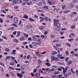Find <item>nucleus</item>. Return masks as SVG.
I'll use <instances>...</instances> for the list:
<instances>
[{
  "label": "nucleus",
  "instance_id": "obj_6",
  "mask_svg": "<svg viewBox=\"0 0 78 78\" xmlns=\"http://www.w3.org/2000/svg\"><path fill=\"white\" fill-rule=\"evenodd\" d=\"M32 27L33 26L32 25H27L26 26V28L27 29H31Z\"/></svg>",
  "mask_w": 78,
  "mask_h": 78
},
{
  "label": "nucleus",
  "instance_id": "obj_47",
  "mask_svg": "<svg viewBox=\"0 0 78 78\" xmlns=\"http://www.w3.org/2000/svg\"><path fill=\"white\" fill-rule=\"evenodd\" d=\"M45 53H47V52L44 51L41 53V55H44V54H45Z\"/></svg>",
  "mask_w": 78,
  "mask_h": 78
},
{
  "label": "nucleus",
  "instance_id": "obj_1",
  "mask_svg": "<svg viewBox=\"0 0 78 78\" xmlns=\"http://www.w3.org/2000/svg\"><path fill=\"white\" fill-rule=\"evenodd\" d=\"M54 26H56V30L57 31H59V30H60V28H61V24L59 23H57L55 22L54 23Z\"/></svg>",
  "mask_w": 78,
  "mask_h": 78
},
{
  "label": "nucleus",
  "instance_id": "obj_52",
  "mask_svg": "<svg viewBox=\"0 0 78 78\" xmlns=\"http://www.w3.org/2000/svg\"><path fill=\"white\" fill-rule=\"evenodd\" d=\"M54 11H56V12H58V10L57 9H56V8H55L54 9Z\"/></svg>",
  "mask_w": 78,
  "mask_h": 78
},
{
  "label": "nucleus",
  "instance_id": "obj_22",
  "mask_svg": "<svg viewBox=\"0 0 78 78\" xmlns=\"http://www.w3.org/2000/svg\"><path fill=\"white\" fill-rule=\"evenodd\" d=\"M73 6H74V5H73V4L69 5V8H73Z\"/></svg>",
  "mask_w": 78,
  "mask_h": 78
},
{
  "label": "nucleus",
  "instance_id": "obj_11",
  "mask_svg": "<svg viewBox=\"0 0 78 78\" xmlns=\"http://www.w3.org/2000/svg\"><path fill=\"white\" fill-rule=\"evenodd\" d=\"M51 36V37L52 39H55V37H56V36H55V34H52L50 35Z\"/></svg>",
  "mask_w": 78,
  "mask_h": 78
},
{
  "label": "nucleus",
  "instance_id": "obj_20",
  "mask_svg": "<svg viewBox=\"0 0 78 78\" xmlns=\"http://www.w3.org/2000/svg\"><path fill=\"white\" fill-rule=\"evenodd\" d=\"M56 54H57V52L56 51H52L51 53L52 55H56Z\"/></svg>",
  "mask_w": 78,
  "mask_h": 78
},
{
  "label": "nucleus",
  "instance_id": "obj_37",
  "mask_svg": "<svg viewBox=\"0 0 78 78\" xmlns=\"http://www.w3.org/2000/svg\"><path fill=\"white\" fill-rule=\"evenodd\" d=\"M44 34L46 36L47 34H48V31H44Z\"/></svg>",
  "mask_w": 78,
  "mask_h": 78
},
{
  "label": "nucleus",
  "instance_id": "obj_4",
  "mask_svg": "<svg viewBox=\"0 0 78 78\" xmlns=\"http://www.w3.org/2000/svg\"><path fill=\"white\" fill-rule=\"evenodd\" d=\"M18 18L16 17H15L13 19V22L15 23H18Z\"/></svg>",
  "mask_w": 78,
  "mask_h": 78
},
{
  "label": "nucleus",
  "instance_id": "obj_35",
  "mask_svg": "<svg viewBox=\"0 0 78 78\" xmlns=\"http://www.w3.org/2000/svg\"><path fill=\"white\" fill-rule=\"evenodd\" d=\"M37 11L38 12H44V10H39V9H38L37 10Z\"/></svg>",
  "mask_w": 78,
  "mask_h": 78
},
{
  "label": "nucleus",
  "instance_id": "obj_21",
  "mask_svg": "<svg viewBox=\"0 0 78 78\" xmlns=\"http://www.w3.org/2000/svg\"><path fill=\"white\" fill-rule=\"evenodd\" d=\"M70 12V10H65L63 12V13H64L65 14L67 13V12Z\"/></svg>",
  "mask_w": 78,
  "mask_h": 78
},
{
  "label": "nucleus",
  "instance_id": "obj_29",
  "mask_svg": "<svg viewBox=\"0 0 78 78\" xmlns=\"http://www.w3.org/2000/svg\"><path fill=\"white\" fill-rule=\"evenodd\" d=\"M53 69V71H54H54H56V66H53V69Z\"/></svg>",
  "mask_w": 78,
  "mask_h": 78
},
{
  "label": "nucleus",
  "instance_id": "obj_15",
  "mask_svg": "<svg viewBox=\"0 0 78 78\" xmlns=\"http://www.w3.org/2000/svg\"><path fill=\"white\" fill-rule=\"evenodd\" d=\"M23 18H24L25 19H28V16L26 15H24V16L23 17Z\"/></svg>",
  "mask_w": 78,
  "mask_h": 78
},
{
  "label": "nucleus",
  "instance_id": "obj_10",
  "mask_svg": "<svg viewBox=\"0 0 78 78\" xmlns=\"http://www.w3.org/2000/svg\"><path fill=\"white\" fill-rule=\"evenodd\" d=\"M16 50H12V52L11 53V54L12 55H15L16 54Z\"/></svg>",
  "mask_w": 78,
  "mask_h": 78
},
{
  "label": "nucleus",
  "instance_id": "obj_61",
  "mask_svg": "<svg viewBox=\"0 0 78 78\" xmlns=\"http://www.w3.org/2000/svg\"><path fill=\"white\" fill-rule=\"evenodd\" d=\"M0 23H3V21L2 18L0 19Z\"/></svg>",
  "mask_w": 78,
  "mask_h": 78
},
{
  "label": "nucleus",
  "instance_id": "obj_39",
  "mask_svg": "<svg viewBox=\"0 0 78 78\" xmlns=\"http://www.w3.org/2000/svg\"><path fill=\"white\" fill-rule=\"evenodd\" d=\"M25 69V68L23 66H21L20 67V69L21 70H24Z\"/></svg>",
  "mask_w": 78,
  "mask_h": 78
},
{
  "label": "nucleus",
  "instance_id": "obj_19",
  "mask_svg": "<svg viewBox=\"0 0 78 78\" xmlns=\"http://www.w3.org/2000/svg\"><path fill=\"white\" fill-rule=\"evenodd\" d=\"M9 65L10 66H13L14 65V62H11L9 63Z\"/></svg>",
  "mask_w": 78,
  "mask_h": 78
},
{
  "label": "nucleus",
  "instance_id": "obj_60",
  "mask_svg": "<svg viewBox=\"0 0 78 78\" xmlns=\"http://www.w3.org/2000/svg\"><path fill=\"white\" fill-rule=\"evenodd\" d=\"M77 0H73V2L74 3H76V2H77Z\"/></svg>",
  "mask_w": 78,
  "mask_h": 78
},
{
  "label": "nucleus",
  "instance_id": "obj_26",
  "mask_svg": "<svg viewBox=\"0 0 78 78\" xmlns=\"http://www.w3.org/2000/svg\"><path fill=\"white\" fill-rule=\"evenodd\" d=\"M43 5V3H42V2H40L38 3V5L39 6H42Z\"/></svg>",
  "mask_w": 78,
  "mask_h": 78
},
{
  "label": "nucleus",
  "instance_id": "obj_5",
  "mask_svg": "<svg viewBox=\"0 0 78 78\" xmlns=\"http://www.w3.org/2000/svg\"><path fill=\"white\" fill-rule=\"evenodd\" d=\"M23 75L22 74L20 73H17V76L19 77V78H22V77H23Z\"/></svg>",
  "mask_w": 78,
  "mask_h": 78
},
{
  "label": "nucleus",
  "instance_id": "obj_25",
  "mask_svg": "<svg viewBox=\"0 0 78 78\" xmlns=\"http://www.w3.org/2000/svg\"><path fill=\"white\" fill-rule=\"evenodd\" d=\"M45 64H46L48 67H50V66H51V64L48 62L45 63Z\"/></svg>",
  "mask_w": 78,
  "mask_h": 78
},
{
  "label": "nucleus",
  "instance_id": "obj_14",
  "mask_svg": "<svg viewBox=\"0 0 78 78\" xmlns=\"http://www.w3.org/2000/svg\"><path fill=\"white\" fill-rule=\"evenodd\" d=\"M65 44L66 45H67V46H68V47H71V45L69 43L66 42L65 43Z\"/></svg>",
  "mask_w": 78,
  "mask_h": 78
},
{
  "label": "nucleus",
  "instance_id": "obj_57",
  "mask_svg": "<svg viewBox=\"0 0 78 78\" xmlns=\"http://www.w3.org/2000/svg\"><path fill=\"white\" fill-rule=\"evenodd\" d=\"M2 37L3 39H7V37H5L4 36H2Z\"/></svg>",
  "mask_w": 78,
  "mask_h": 78
},
{
  "label": "nucleus",
  "instance_id": "obj_59",
  "mask_svg": "<svg viewBox=\"0 0 78 78\" xmlns=\"http://www.w3.org/2000/svg\"><path fill=\"white\" fill-rule=\"evenodd\" d=\"M68 60H69V58L68 57L66 58L65 60L66 62H67V61H68Z\"/></svg>",
  "mask_w": 78,
  "mask_h": 78
},
{
  "label": "nucleus",
  "instance_id": "obj_17",
  "mask_svg": "<svg viewBox=\"0 0 78 78\" xmlns=\"http://www.w3.org/2000/svg\"><path fill=\"white\" fill-rule=\"evenodd\" d=\"M32 40L34 41H36V37L35 36H34L32 37Z\"/></svg>",
  "mask_w": 78,
  "mask_h": 78
},
{
  "label": "nucleus",
  "instance_id": "obj_51",
  "mask_svg": "<svg viewBox=\"0 0 78 78\" xmlns=\"http://www.w3.org/2000/svg\"><path fill=\"white\" fill-rule=\"evenodd\" d=\"M57 56L58 58H59V57H61V56H62V54H58V55Z\"/></svg>",
  "mask_w": 78,
  "mask_h": 78
},
{
  "label": "nucleus",
  "instance_id": "obj_64",
  "mask_svg": "<svg viewBox=\"0 0 78 78\" xmlns=\"http://www.w3.org/2000/svg\"><path fill=\"white\" fill-rule=\"evenodd\" d=\"M76 75L78 76V70H76Z\"/></svg>",
  "mask_w": 78,
  "mask_h": 78
},
{
  "label": "nucleus",
  "instance_id": "obj_18",
  "mask_svg": "<svg viewBox=\"0 0 78 78\" xmlns=\"http://www.w3.org/2000/svg\"><path fill=\"white\" fill-rule=\"evenodd\" d=\"M7 18H9V19H12V18H13V16L12 15L11 16V15H10L7 16Z\"/></svg>",
  "mask_w": 78,
  "mask_h": 78
},
{
  "label": "nucleus",
  "instance_id": "obj_2",
  "mask_svg": "<svg viewBox=\"0 0 78 78\" xmlns=\"http://www.w3.org/2000/svg\"><path fill=\"white\" fill-rule=\"evenodd\" d=\"M39 19H41L40 21V22H41L42 21H44V20H45V21H48V17H46L45 18L42 17H40Z\"/></svg>",
  "mask_w": 78,
  "mask_h": 78
},
{
  "label": "nucleus",
  "instance_id": "obj_46",
  "mask_svg": "<svg viewBox=\"0 0 78 78\" xmlns=\"http://www.w3.org/2000/svg\"><path fill=\"white\" fill-rule=\"evenodd\" d=\"M59 20H54V22H59Z\"/></svg>",
  "mask_w": 78,
  "mask_h": 78
},
{
  "label": "nucleus",
  "instance_id": "obj_42",
  "mask_svg": "<svg viewBox=\"0 0 78 78\" xmlns=\"http://www.w3.org/2000/svg\"><path fill=\"white\" fill-rule=\"evenodd\" d=\"M42 1L44 5H46V2H45V0H42Z\"/></svg>",
  "mask_w": 78,
  "mask_h": 78
},
{
  "label": "nucleus",
  "instance_id": "obj_56",
  "mask_svg": "<svg viewBox=\"0 0 78 78\" xmlns=\"http://www.w3.org/2000/svg\"><path fill=\"white\" fill-rule=\"evenodd\" d=\"M59 72L58 71H57L56 72L54 73V75H57V74H58Z\"/></svg>",
  "mask_w": 78,
  "mask_h": 78
},
{
  "label": "nucleus",
  "instance_id": "obj_63",
  "mask_svg": "<svg viewBox=\"0 0 78 78\" xmlns=\"http://www.w3.org/2000/svg\"><path fill=\"white\" fill-rule=\"evenodd\" d=\"M34 17L36 18H38V16L36 15H34Z\"/></svg>",
  "mask_w": 78,
  "mask_h": 78
},
{
  "label": "nucleus",
  "instance_id": "obj_54",
  "mask_svg": "<svg viewBox=\"0 0 78 78\" xmlns=\"http://www.w3.org/2000/svg\"><path fill=\"white\" fill-rule=\"evenodd\" d=\"M37 41H38V42H40L39 44H41V40L40 39H37Z\"/></svg>",
  "mask_w": 78,
  "mask_h": 78
},
{
  "label": "nucleus",
  "instance_id": "obj_40",
  "mask_svg": "<svg viewBox=\"0 0 78 78\" xmlns=\"http://www.w3.org/2000/svg\"><path fill=\"white\" fill-rule=\"evenodd\" d=\"M55 57L53 56L51 57V59H52V60H51V61H53V60H55Z\"/></svg>",
  "mask_w": 78,
  "mask_h": 78
},
{
  "label": "nucleus",
  "instance_id": "obj_16",
  "mask_svg": "<svg viewBox=\"0 0 78 78\" xmlns=\"http://www.w3.org/2000/svg\"><path fill=\"white\" fill-rule=\"evenodd\" d=\"M23 34L25 37H26V38H28V34H26L25 33H23Z\"/></svg>",
  "mask_w": 78,
  "mask_h": 78
},
{
  "label": "nucleus",
  "instance_id": "obj_55",
  "mask_svg": "<svg viewBox=\"0 0 78 78\" xmlns=\"http://www.w3.org/2000/svg\"><path fill=\"white\" fill-rule=\"evenodd\" d=\"M78 20V18L77 17L74 20V22H76V21H77Z\"/></svg>",
  "mask_w": 78,
  "mask_h": 78
},
{
  "label": "nucleus",
  "instance_id": "obj_24",
  "mask_svg": "<svg viewBox=\"0 0 78 78\" xmlns=\"http://www.w3.org/2000/svg\"><path fill=\"white\" fill-rule=\"evenodd\" d=\"M17 34L16 35L17 37H19L20 36V31H18L17 32Z\"/></svg>",
  "mask_w": 78,
  "mask_h": 78
},
{
  "label": "nucleus",
  "instance_id": "obj_36",
  "mask_svg": "<svg viewBox=\"0 0 78 78\" xmlns=\"http://www.w3.org/2000/svg\"><path fill=\"white\" fill-rule=\"evenodd\" d=\"M5 51H7V52H8L10 50H9V48H6L5 49Z\"/></svg>",
  "mask_w": 78,
  "mask_h": 78
},
{
  "label": "nucleus",
  "instance_id": "obj_33",
  "mask_svg": "<svg viewBox=\"0 0 78 78\" xmlns=\"http://www.w3.org/2000/svg\"><path fill=\"white\" fill-rule=\"evenodd\" d=\"M13 41H14L15 42H16V43L18 42H19V41H18V40L16 38L14 39L13 40Z\"/></svg>",
  "mask_w": 78,
  "mask_h": 78
},
{
  "label": "nucleus",
  "instance_id": "obj_58",
  "mask_svg": "<svg viewBox=\"0 0 78 78\" xmlns=\"http://www.w3.org/2000/svg\"><path fill=\"white\" fill-rule=\"evenodd\" d=\"M56 46L57 47H60V46H61V45L59 44H56Z\"/></svg>",
  "mask_w": 78,
  "mask_h": 78
},
{
  "label": "nucleus",
  "instance_id": "obj_50",
  "mask_svg": "<svg viewBox=\"0 0 78 78\" xmlns=\"http://www.w3.org/2000/svg\"><path fill=\"white\" fill-rule=\"evenodd\" d=\"M41 37L42 39H44L45 37V36H44V35H41Z\"/></svg>",
  "mask_w": 78,
  "mask_h": 78
},
{
  "label": "nucleus",
  "instance_id": "obj_23",
  "mask_svg": "<svg viewBox=\"0 0 78 78\" xmlns=\"http://www.w3.org/2000/svg\"><path fill=\"white\" fill-rule=\"evenodd\" d=\"M32 45L34 46H36L37 45V43L36 42H33L32 43Z\"/></svg>",
  "mask_w": 78,
  "mask_h": 78
},
{
  "label": "nucleus",
  "instance_id": "obj_31",
  "mask_svg": "<svg viewBox=\"0 0 78 78\" xmlns=\"http://www.w3.org/2000/svg\"><path fill=\"white\" fill-rule=\"evenodd\" d=\"M11 26H14L15 27H17V25H16L15 23H13L11 25Z\"/></svg>",
  "mask_w": 78,
  "mask_h": 78
},
{
  "label": "nucleus",
  "instance_id": "obj_48",
  "mask_svg": "<svg viewBox=\"0 0 78 78\" xmlns=\"http://www.w3.org/2000/svg\"><path fill=\"white\" fill-rule=\"evenodd\" d=\"M30 55H28L27 56V59H30Z\"/></svg>",
  "mask_w": 78,
  "mask_h": 78
},
{
  "label": "nucleus",
  "instance_id": "obj_3",
  "mask_svg": "<svg viewBox=\"0 0 78 78\" xmlns=\"http://www.w3.org/2000/svg\"><path fill=\"white\" fill-rule=\"evenodd\" d=\"M48 3L49 4V5H55V2L53 1L50 2V1L48 0Z\"/></svg>",
  "mask_w": 78,
  "mask_h": 78
},
{
  "label": "nucleus",
  "instance_id": "obj_43",
  "mask_svg": "<svg viewBox=\"0 0 78 78\" xmlns=\"http://www.w3.org/2000/svg\"><path fill=\"white\" fill-rule=\"evenodd\" d=\"M65 53L67 56H68V55H69V51H66Z\"/></svg>",
  "mask_w": 78,
  "mask_h": 78
},
{
  "label": "nucleus",
  "instance_id": "obj_9",
  "mask_svg": "<svg viewBox=\"0 0 78 78\" xmlns=\"http://www.w3.org/2000/svg\"><path fill=\"white\" fill-rule=\"evenodd\" d=\"M37 61H37V62L38 64V65H39V66H40V65H41V64L42 63V62L41 61V60H40L37 59Z\"/></svg>",
  "mask_w": 78,
  "mask_h": 78
},
{
  "label": "nucleus",
  "instance_id": "obj_32",
  "mask_svg": "<svg viewBox=\"0 0 78 78\" xmlns=\"http://www.w3.org/2000/svg\"><path fill=\"white\" fill-rule=\"evenodd\" d=\"M11 57L10 56H8L6 57V58L7 59H11Z\"/></svg>",
  "mask_w": 78,
  "mask_h": 78
},
{
  "label": "nucleus",
  "instance_id": "obj_30",
  "mask_svg": "<svg viewBox=\"0 0 78 78\" xmlns=\"http://www.w3.org/2000/svg\"><path fill=\"white\" fill-rule=\"evenodd\" d=\"M9 73H10L12 76H14V75H15V74H14V73H13L10 72H9Z\"/></svg>",
  "mask_w": 78,
  "mask_h": 78
},
{
  "label": "nucleus",
  "instance_id": "obj_49",
  "mask_svg": "<svg viewBox=\"0 0 78 78\" xmlns=\"http://www.w3.org/2000/svg\"><path fill=\"white\" fill-rule=\"evenodd\" d=\"M37 72V69H34V72L33 73H36Z\"/></svg>",
  "mask_w": 78,
  "mask_h": 78
},
{
  "label": "nucleus",
  "instance_id": "obj_45",
  "mask_svg": "<svg viewBox=\"0 0 78 78\" xmlns=\"http://www.w3.org/2000/svg\"><path fill=\"white\" fill-rule=\"evenodd\" d=\"M39 28L40 29V30H43L44 28V27H42V26H41Z\"/></svg>",
  "mask_w": 78,
  "mask_h": 78
},
{
  "label": "nucleus",
  "instance_id": "obj_34",
  "mask_svg": "<svg viewBox=\"0 0 78 78\" xmlns=\"http://www.w3.org/2000/svg\"><path fill=\"white\" fill-rule=\"evenodd\" d=\"M0 65H1V66H3V67H5V64H3V63H2V62H0Z\"/></svg>",
  "mask_w": 78,
  "mask_h": 78
},
{
  "label": "nucleus",
  "instance_id": "obj_27",
  "mask_svg": "<svg viewBox=\"0 0 78 78\" xmlns=\"http://www.w3.org/2000/svg\"><path fill=\"white\" fill-rule=\"evenodd\" d=\"M43 8H44V9H48V7L47 5L44 6L43 7Z\"/></svg>",
  "mask_w": 78,
  "mask_h": 78
},
{
  "label": "nucleus",
  "instance_id": "obj_41",
  "mask_svg": "<svg viewBox=\"0 0 78 78\" xmlns=\"http://www.w3.org/2000/svg\"><path fill=\"white\" fill-rule=\"evenodd\" d=\"M65 8H66V5H62V9H64Z\"/></svg>",
  "mask_w": 78,
  "mask_h": 78
},
{
  "label": "nucleus",
  "instance_id": "obj_38",
  "mask_svg": "<svg viewBox=\"0 0 78 78\" xmlns=\"http://www.w3.org/2000/svg\"><path fill=\"white\" fill-rule=\"evenodd\" d=\"M9 69H11V70H13L14 69V68L11 67V66H9L8 68Z\"/></svg>",
  "mask_w": 78,
  "mask_h": 78
},
{
  "label": "nucleus",
  "instance_id": "obj_44",
  "mask_svg": "<svg viewBox=\"0 0 78 78\" xmlns=\"http://www.w3.org/2000/svg\"><path fill=\"white\" fill-rule=\"evenodd\" d=\"M25 40V38L23 37H21L20 38V40L21 41H23Z\"/></svg>",
  "mask_w": 78,
  "mask_h": 78
},
{
  "label": "nucleus",
  "instance_id": "obj_53",
  "mask_svg": "<svg viewBox=\"0 0 78 78\" xmlns=\"http://www.w3.org/2000/svg\"><path fill=\"white\" fill-rule=\"evenodd\" d=\"M1 11H2V12H3V13H4V14H6V12L5 11V10H1Z\"/></svg>",
  "mask_w": 78,
  "mask_h": 78
},
{
  "label": "nucleus",
  "instance_id": "obj_62",
  "mask_svg": "<svg viewBox=\"0 0 78 78\" xmlns=\"http://www.w3.org/2000/svg\"><path fill=\"white\" fill-rule=\"evenodd\" d=\"M72 14H74V15H76V14H77V13L76 12H74L72 13Z\"/></svg>",
  "mask_w": 78,
  "mask_h": 78
},
{
  "label": "nucleus",
  "instance_id": "obj_12",
  "mask_svg": "<svg viewBox=\"0 0 78 78\" xmlns=\"http://www.w3.org/2000/svg\"><path fill=\"white\" fill-rule=\"evenodd\" d=\"M18 3V0H14L13 1V5H16Z\"/></svg>",
  "mask_w": 78,
  "mask_h": 78
},
{
  "label": "nucleus",
  "instance_id": "obj_7",
  "mask_svg": "<svg viewBox=\"0 0 78 78\" xmlns=\"http://www.w3.org/2000/svg\"><path fill=\"white\" fill-rule=\"evenodd\" d=\"M72 36H73V37H75L76 36V35L75 34H73V33L70 34L69 36V37L70 38H73V37H72Z\"/></svg>",
  "mask_w": 78,
  "mask_h": 78
},
{
  "label": "nucleus",
  "instance_id": "obj_13",
  "mask_svg": "<svg viewBox=\"0 0 78 78\" xmlns=\"http://www.w3.org/2000/svg\"><path fill=\"white\" fill-rule=\"evenodd\" d=\"M29 20H30V22H34V21H35V20H34V19L31 18H29Z\"/></svg>",
  "mask_w": 78,
  "mask_h": 78
},
{
  "label": "nucleus",
  "instance_id": "obj_28",
  "mask_svg": "<svg viewBox=\"0 0 78 78\" xmlns=\"http://www.w3.org/2000/svg\"><path fill=\"white\" fill-rule=\"evenodd\" d=\"M32 3H33V2H26V3L27 5H31Z\"/></svg>",
  "mask_w": 78,
  "mask_h": 78
},
{
  "label": "nucleus",
  "instance_id": "obj_8",
  "mask_svg": "<svg viewBox=\"0 0 78 78\" xmlns=\"http://www.w3.org/2000/svg\"><path fill=\"white\" fill-rule=\"evenodd\" d=\"M72 60H70L67 62V66H70V64L72 63Z\"/></svg>",
  "mask_w": 78,
  "mask_h": 78
}]
</instances>
